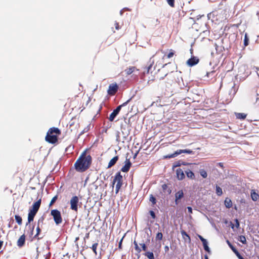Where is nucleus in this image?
Returning <instances> with one entry per match:
<instances>
[{"instance_id": "f257e3e1", "label": "nucleus", "mask_w": 259, "mask_h": 259, "mask_svg": "<svg viewBox=\"0 0 259 259\" xmlns=\"http://www.w3.org/2000/svg\"><path fill=\"white\" fill-rule=\"evenodd\" d=\"M92 158L90 155H87L86 151H83L74 164L75 169L79 172L85 171L90 167Z\"/></svg>"}, {"instance_id": "f03ea898", "label": "nucleus", "mask_w": 259, "mask_h": 259, "mask_svg": "<svg viewBox=\"0 0 259 259\" xmlns=\"http://www.w3.org/2000/svg\"><path fill=\"white\" fill-rule=\"evenodd\" d=\"M61 131L57 127H53L49 129L45 140L50 144H55L58 142V136L61 134Z\"/></svg>"}, {"instance_id": "7ed1b4c3", "label": "nucleus", "mask_w": 259, "mask_h": 259, "mask_svg": "<svg viewBox=\"0 0 259 259\" xmlns=\"http://www.w3.org/2000/svg\"><path fill=\"white\" fill-rule=\"evenodd\" d=\"M116 182H117V184L115 187V193L117 194L123 184V178L120 172H118L116 174L115 178L112 182V188H114V184Z\"/></svg>"}, {"instance_id": "20e7f679", "label": "nucleus", "mask_w": 259, "mask_h": 259, "mask_svg": "<svg viewBox=\"0 0 259 259\" xmlns=\"http://www.w3.org/2000/svg\"><path fill=\"white\" fill-rule=\"evenodd\" d=\"M131 99H128L126 102H124L123 104L117 106L115 109L113 110V111L110 114L108 119L110 121H113L115 118V117L118 115L119 112H120L121 107L126 106L128 102L130 101Z\"/></svg>"}, {"instance_id": "39448f33", "label": "nucleus", "mask_w": 259, "mask_h": 259, "mask_svg": "<svg viewBox=\"0 0 259 259\" xmlns=\"http://www.w3.org/2000/svg\"><path fill=\"white\" fill-rule=\"evenodd\" d=\"M51 215L53 217L56 225H59L62 222L63 220L61 212L58 209H52L51 211Z\"/></svg>"}, {"instance_id": "423d86ee", "label": "nucleus", "mask_w": 259, "mask_h": 259, "mask_svg": "<svg viewBox=\"0 0 259 259\" xmlns=\"http://www.w3.org/2000/svg\"><path fill=\"white\" fill-rule=\"evenodd\" d=\"M78 203V197L76 195L72 196L70 200V209L76 212L77 211Z\"/></svg>"}, {"instance_id": "0eeeda50", "label": "nucleus", "mask_w": 259, "mask_h": 259, "mask_svg": "<svg viewBox=\"0 0 259 259\" xmlns=\"http://www.w3.org/2000/svg\"><path fill=\"white\" fill-rule=\"evenodd\" d=\"M183 153L191 154L193 153V151L189 149L179 150L176 151L175 153L167 155L165 157L168 158H172Z\"/></svg>"}, {"instance_id": "6e6552de", "label": "nucleus", "mask_w": 259, "mask_h": 259, "mask_svg": "<svg viewBox=\"0 0 259 259\" xmlns=\"http://www.w3.org/2000/svg\"><path fill=\"white\" fill-rule=\"evenodd\" d=\"M118 89V87L116 83L110 84L108 90V94L111 96L114 95L117 92Z\"/></svg>"}, {"instance_id": "1a4fd4ad", "label": "nucleus", "mask_w": 259, "mask_h": 259, "mask_svg": "<svg viewBox=\"0 0 259 259\" xmlns=\"http://www.w3.org/2000/svg\"><path fill=\"white\" fill-rule=\"evenodd\" d=\"M184 194L182 190H180L176 192L175 194V202L176 205H178L180 202V200L184 197Z\"/></svg>"}, {"instance_id": "9d476101", "label": "nucleus", "mask_w": 259, "mask_h": 259, "mask_svg": "<svg viewBox=\"0 0 259 259\" xmlns=\"http://www.w3.org/2000/svg\"><path fill=\"white\" fill-rule=\"evenodd\" d=\"M198 237L199 238V239L201 241L203 244V246L204 247V249L208 252V253L210 252V250L209 247L208 246V243L207 240L204 239L202 236L200 235L197 234Z\"/></svg>"}, {"instance_id": "9b49d317", "label": "nucleus", "mask_w": 259, "mask_h": 259, "mask_svg": "<svg viewBox=\"0 0 259 259\" xmlns=\"http://www.w3.org/2000/svg\"><path fill=\"white\" fill-rule=\"evenodd\" d=\"M131 166L132 163L130 161V159L126 158V160L125 161V164L124 166L122 167L121 170L122 172H127L129 171Z\"/></svg>"}, {"instance_id": "f8f14e48", "label": "nucleus", "mask_w": 259, "mask_h": 259, "mask_svg": "<svg viewBox=\"0 0 259 259\" xmlns=\"http://www.w3.org/2000/svg\"><path fill=\"white\" fill-rule=\"evenodd\" d=\"M40 204H41V199H39L38 200L35 202L33 204L31 208H30L29 209V210H30L32 212L37 213V212L38 211V210L40 207Z\"/></svg>"}, {"instance_id": "ddd939ff", "label": "nucleus", "mask_w": 259, "mask_h": 259, "mask_svg": "<svg viewBox=\"0 0 259 259\" xmlns=\"http://www.w3.org/2000/svg\"><path fill=\"white\" fill-rule=\"evenodd\" d=\"M239 72L240 74L248 75L250 73V71H249L248 67L246 65H242L239 68Z\"/></svg>"}, {"instance_id": "4468645a", "label": "nucleus", "mask_w": 259, "mask_h": 259, "mask_svg": "<svg viewBox=\"0 0 259 259\" xmlns=\"http://www.w3.org/2000/svg\"><path fill=\"white\" fill-rule=\"evenodd\" d=\"M176 174L177 177L179 180H182L185 177L184 172L181 168H178L176 169Z\"/></svg>"}, {"instance_id": "2eb2a0df", "label": "nucleus", "mask_w": 259, "mask_h": 259, "mask_svg": "<svg viewBox=\"0 0 259 259\" xmlns=\"http://www.w3.org/2000/svg\"><path fill=\"white\" fill-rule=\"evenodd\" d=\"M199 62V59L196 57H191L188 60L187 63L189 66H193Z\"/></svg>"}, {"instance_id": "dca6fc26", "label": "nucleus", "mask_w": 259, "mask_h": 259, "mask_svg": "<svg viewBox=\"0 0 259 259\" xmlns=\"http://www.w3.org/2000/svg\"><path fill=\"white\" fill-rule=\"evenodd\" d=\"M25 242V235L24 234L22 235L18 239L17 242V245L19 247H23Z\"/></svg>"}, {"instance_id": "f3484780", "label": "nucleus", "mask_w": 259, "mask_h": 259, "mask_svg": "<svg viewBox=\"0 0 259 259\" xmlns=\"http://www.w3.org/2000/svg\"><path fill=\"white\" fill-rule=\"evenodd\" d=\"M181 233L183 239L185 242H187L188 243H190L191 241V238L190 236L186 233L185 231L184 230H181Z\"/></svg>"}, {"instance_id": "a211bd4d", "label": "nucleus", "mask_w": 259, "mask_h": 259, "mask_svg": "<svg viewBox=\"0 0 259 259\" xmlns=\"http://www.w3.org/2000/svg\"><path fill=\"white\" fill-rule=\"evenodd\" d=\"M118 159H119L118 156H115L113 158H112L109 162L107 168H110L112 166H113V165H114L115 164V163L117 162V161L118 160Z\"/></svg>"}, {"instance_id": "6ab92c4d", "label": "nucleus", "mask_w": 259, "mask_h": 259, "mask_svg": "<svg viewBox=\"0 0 259 259\" xmlns=\"http://www.w3.org/2000/svg\"><path fill=\"white\" fill-rule=\"evenodd\" d=\"M36 213L34 212H32L30 210L29 211L28 215V222L26 223V225L27 226L30 222L33 221L34 218L36 215Z\"/></svg>"}, {"instance_id": "aec40b11", "label": "nucleus", "mask_w": 259, "mask_h": 259, "mask_svg": "<svg viewBox=\"0 0 259 259\" xmlns=\"http://www.w3.org/2000/svg\"><path fill=\"white\" fill-rule=\"evenodd\" d=\"M161 188L163 191V192L165 193H167V194L169 195L171 193V189L170 187H168V185L166 184H164L162 185Z\"/></svg>"}, {"instance_id": "412c9836", "label": "nucleus", "mask_w": 259, "mask_h": 259, "mask_svg": "<svg viewBox=\"0 0 259 259\" xmlns=\"http://www.w3.org/2000/svg\"><path fill=\"white\" fill-rule=\"evenodd\" d=\"M41 228L40 226H37L36 227V234L33 236V238L34 239H37V240H39L43 238L42 236L40 237L39 234L41 232Z\"/></svg>"}, {"instance_id": "4be33fe9", "label": "nucleus", "mask_w": 259, "mask_h": 259, "mask_svg": "<svg viewBox=\"0 0 259 259\" xmlns=\"http://www.w3.org/2000/svg\"><path fill=\"white\" fill-rule=\"evenodd\" d=\"M231 228L234 231H236L239 227V222L237 219H235L234 223H230Z\"/></svg>"}, {"instance_id": "5701e85b", "label": "nucleus", "mask_w": 259, "mask_h": 259, "mask_svg": "<svg viewBox=\"0 0 259 259\" xmlns=\"http://www.w3.org/2000/svg\"><path fill=\"white\" fill-rule=\"evenodd\" d=\"M136 69V67L132 66V67H130L129 68L126 69L124 70V72L126 75H130L133 72H134Z\"/></svg>"}, {"instance_id": "b1692460", "label": "nucleus", "mask_w": 259, "mask_h": 259, "mask_svg": "<svg viewBox=\"0 0 259 259\" xmlns=\"http://www.w3.org/2000/svg\"><path fill=\"white\" fill-rule=\"evenodd\" d=\"M185 172L186 173L187 177L188 178L192 180L195 179V176L194 173L190 169H187V170H185Z\"/></svg>"}, {"instance_id": "393cba45", "label": "nucleus", "mask_w": 259, "mask_h": 259, "mask_svg": "<svg viewBox=\"0 0 259 259\" xmlns=\"http://www.w3.org/2000/svg\"><path fill=\"white\" fill-rule=\"evenodd\" d=\"M134 244L135 245V249L137 252V256L138 257H140V253L142 251V249L139 247L137 242L136 240H134Z\"/></svg>"}, {"instance_id": "a878e982", "label": "nucleus", "mask_w": 259, "mask_h": 259, "mask_svg": "<svg viewBox=\"0 0 259 259\" xmlns=\"http://www.w3.org/2000/svg\"><path fill=\"white\" fill-rule=\"evenodd\" d=\"M175 51L172 49L169 50V53L167 55H164L163 57V59H164L165 57L166 58L169 59L172 58L174 55L175 54Z\"/></svg>"}, {"instance_id": "bb28decb", "label": "nucleus", "mask_w": 259, "mask_h": 259, "mask_svg": "<svg viewBox=\"0 0 259 259\" xmlns=\"http://www.w3.org/2000/svg\"><path fill=\"white\" fill-rule=\"evenodd\" d=\"M144 254L149 259H154V254L152 252L146 251Z\"/></svg>"}, {"instance_id": "cd10ccee", "label": "nucleus", "mask_w": 259, "mask_h": 259, "mask_svg": "<svg viewBox=\"0 0 259 259\" xmlns=\"http://www.w3.org/2000/svg\"><path fill=\"white\" fill-rule=\"evenodd\" d=\"M251 197L253 201H256L259 198V195L254 191H252L251 192Z\"/></svg>"}, {"instance_id": "c85d7f7f", "label": "nucleus", "mask_w": 259, "mask_h": 259, "mask_svg": "<svg viewBox=\"0 0 259 259\" xmlns=\"http://www.w3.org/2000/svg\"><path fill=\"white\" fill-rule=\"evenodd\" d=\"M45 218L42 216L37 221V226H40V227H42L44 225V222Z\"/></svg>"}, {"instance_id": "c756f323", "label": "nucleus", "mask_w": 259, "mask_h": 259, "mask_svg": "<svg viewBox=\"0 0 259 259\" xmlns=\"http://www.w3.org/2000/svg\"><path fill=\"white\" fill-rule=\"evenodd\" d=\"M15 220L19 225H21L22 224V220L20 216L16 215L15 216Z\"/></svg>"}, {"instance_id": "7c9ffc66", "label": "nucleus", "mask_w": 259, "mask_h": 259, "mask_svg": "<svg viewBox=\"0 0 259 259\" xmlns=\"http://www.w3.org/2000/svg\"><path fill=\"white\" fill-rule=\"evenodd\" d=\"M237 118L238 119H245L246 117V114L243 113H237L236 115Z\"/></svg>"}, {"instance_id": "2f4dec72", "label": "nucleus", "mask_w": 259, "mask_h": 259, "mask_svg": "<svg viewBox=\"0 0 259 259\" xmlns=\"http://www.w3.org/2000/svg\"><path fill=\"white\" fill-rule=\"evenodd\" d=\"M200 174L203 178H206L207 177V174L206 171L204 169H200Z\"/></svg>"}, {"instance_id": "473e14b6", "label": "nucleus", "mask_w": 259, "mask_h": 259, "mask_svg": "<svg viewBox=\"0 0 259 259\" xmlns=\"http://www.w3.org/2000/svg\"><path fill=\"white\" fill-rule=\"evenodd\" d=\"M228 244L232 248V250L236 254V255L237 256H238V255H239L240 254V253L237 251V250L236 248H235L234 247H233V246L229 242V241H228Z\"/></svg>"}, {"instance_id": "72a5a7b5", "label": "nucleus", "mask_w": 259, "mask_h": 259, "mask_svg": "<svg viewBox=\"0 0 259 259\" xmlns=\"http://www.w3.org/2000/svg\"><path fill=\"white\" fill-rule=\"evenodd\" d=\"M98 246V243H95L93 244L92 246V249L93 251V252L95 253V254H97V247Z\"/></svg>"}, {"instance_id": "f704fd0d", "label": "nucleus", "mask_w": 259, "mask_h": 259, "mask_svg": "<svg viewBox=\"0 0 259 259\" xmlns=\"http://www.w3.org/2000/svg\"><path fill=\"white\" fill-rule=\"evenodd\" d=\"M149 200L152 203L153 205H155L156 203V198L152 194L150 196Z\"/></svg>"}, {"instance_id": "c9c22d12", "label": "nucleus", "mask_w": 259, "mask_h": 259, "mask_svg": "<svg viewBox=\"0 0 259 259\" xmlns=\"http://www.w3.org/2000/svg\"><path fill=\"white\" fill-rule=\"evenodd\" d=\"M249 38L248 37L247 34L245 33L244 39V45L245 46H247L248 45Z\"/></svg>"}, {"instance_id": "e433bc0d", "label": "nucleus", "mask_w": 259, "mask_h": 259, "mask_svg": "<svg viewBox=\"0 0 259 259\" xmlns=\"http://www.w3.org/2000/svg\"><path fill=\"white\" fill-rule=\"evenodd\" d=\"M57 199L58 195H56L54 197H53L49 204V206H51V205H52L56 202Z\"/></svg>"}, {"instance_id": "4c0bfd02", "label": "nucleus", "mask_w": 259, "mask_h": 259, "mask_svg": "<svg viewBox=\"0 0 259 259\" xmlns=\"http://www.w3.org/2000/svg\"><path fill=\"white\" fill-rule=\"evenodd\" d=\"M216 193L219 196H221L222 194V189L219 186L216 187Z\"/></svg>"}, {"instance_id": "58836bf2", "label": "nucleus", "mask_w": 259, "mask_h": 259, "mask_svg": "<svg viewBox=\"0 0 259 259\" xmlns=\"http://www.w3.org/2000/svg\"><path fill=\"white\" fill-rule=\"evenodd\" d=\"M163 237V234L161 232H158L157 233L156 236V240H161L162 239Z\"/></svg>"}, {"instance_id": "ea45409f", "label": "nucleus", "mask_w": 259, "mask_h": 259, "mask_svg": "<svg viewBox=\"0 0 259 259\" xmlns=\"http://www.w3.org/2000/svg\"><path fill=\"white\" fill-rule=\"evenodd\" d=\"M219 13V11H214L211 13H209L207 15V17H208V19H209L211 15L213 16L214 15H218Z\"/></svg>"}, {"instance_id": "a19ab883", "label": "nucleus", "mask_w": 259, "mask_h": 259, "mask_svg": "<svg viewBox=\"0 0 259 259\" xmlns=\"http://www.w3.org/2000/svg\"><path fill=\"white\" fill-rule=\"evenodd\" d=\"M168 5L174 8L175 7V0H166Z\"/></svg>"}, {"instance_id": "79ce46f5", "label": "nucleus", "mask_w": 259, "mask_h": 259, "mask_svg": "<svg viewBox=\"0 0 259 259\" xmlns=\"http://www.w3.org/2000/svg\"><path fill=\"white\" fill-rule=\"evenodd\" d=\"M239 241L244 244L246 243V238L244 236H240L239 237Z\"/></svg>"}, {"instance_id": "37998d69", "label": "nucleus", "mask_w": 259, "mask_h": 259, "mask_svg": "<svg viewBox=\"0 0 259 259\" xmlns=\"http://www.w3.org/2000/svg\"><path fill=\"white\" fill-rule=\"evenodd\" d=\"M140 245L141 246L143 250H144V251L147 250V246L145 243H140Z\"/></svg>"}, {"instance_id": "c03bdc74", "label": "nucleus", "mask_w": 259, "mask_h": 259, "mask_svg": "<svg viewBox=\"0 0 259 259\" xmlns=\"http://www.w3.org/2000/svg\"><path fill=\"white\" fill-rule=\"evenodd\" d=\"M149 213L153 219L156 218L155 212L153 210H150Z\"/></svg>"}, {"instance_id": "a18cd8bd", "label": "nucleus", "mask_w": 259, "mask_h": 259, "mask_svg": "<svg viewBox=\"0 0 259 259\" xmlns=\"http://www.w3.org/2000/svg\"><path fill=\"white\" fill-rule=\"evenodd\" d=\"M114 25H115V29L116 30L119 29L120 27H119V25L118 23H117V22H115Z\"/></svg>"}, {"instance_id": "49530a36", "label": "nucleus", "mask_w": 259, "mask_h": 259, "mask_svg": "<svg viewBox=\"0 0 259 259\" xmlns=\"http://www.w3.org/2000/svg\"><path fill=\"white\" fill-rule=\"evenodd\" d=\"M165 252H167L169 251V247L168 246H165L164 247Z\"/></svg>"}, {"instance_id": "de8ad7c7", "label": "nucleus", "mask_w": 259, "mask_h": 259, "mask_svg": "<svg viewBox=\"0 0 259 259\" xmlns=\"http://www.w3.org/2000/svg\"><path fill=\"white\" fill-rule=\"evenodd\" d=\"M187 209L190 213H192V208L190 206L187 207Z\"/></svg>"}, {"instance_id": "09e8293b", "label": "nucleus", "mask_w": 259, "mask_h": 259, "mask_svg": "<svg viewBox=\"0 0 259 259\" xmlns=\"http://www.w3.org/2000/svg\"><path fill=\"white\" fill-rule=\"evenodd\" d=\"M152 64H150L148 67H147V73H148L149 72V71H150V69H151V68L152 67Z\"/></svg>"}, {"instance_id": "8fccbe9b", "label": "nucleus", "mask_w": 259, "mask_h": 259, "mask_svg": "<svg viewBox=\"0 0 259 259\" xmlns=\"http://www.w3.org/2000/svg\"><path fill=\"white\" fill-rule=\"evenodd\" d=\"M122 239H123V238H122V239H121V240L120 241V242H119V243L118 247H119V248H120V249H121V244H122Z\"/></svg>"}, {"instance_id": "3c124183", "label": "nucleus", "mask_w": 259, "mask_h": 259, "mask_svg": "<svg viewBox=\"0 0 259 259\" xmlns=\"http://www.w3.org/2000/svg\"><path fill=\"white\" fill-rule=\"evenodd\" d=\"M232 204L231 200H230L229 202L228 201V208L232 206Z\"/></svg>"}, {"instance_id": "603ef678", "label": "nucleus", "mask_w": 259, "mask_h": 259, "mask_svg": "<svg viewBox=\"0 0 259 259\" xmlns=\"http://www.w3.org/2000/svg\"><path fill=\"white\" fill-rule=\"evenodd\" d=\"M4 242L3 241L0 240V249L2 248Z\"/></svg>"}, {"instance_id": "864d4df0", "label": "nucleus", "mask_w": 259, "mask_h": 259, "mask_svg": "<svg viewBox=\"0 0 259 259\" xmlns=\"http://www.w3.org/2000/svg\"><path fill=\"white\" fill-rule=\"evenodd\" d=\"M90 233H88L86 234L85 238L88 239L89 238Z\"/></svg>"}, {"instance_id": "5fc2aeb1", "label": "nucleus", "mask_w": 259, "mask_h": 259, "mask_svg": "<svg viewBox=\"0 0 259 259\" xmlns=\"http://www.w3.org/2000/svg\"><path fill=\"white\" fill-rule=\"evenodd\" d=\"M237 257H238L239 259H244L243 257L240 254L238 255Z\"/></svg>"}, {"instance_id": "6e6d98bb", "label": "nucleus", "mask_w": 259, "mask_h": 259, "mask_svg": "<svg viewBox=\"0 0 259 259\" xmlns=\"http://www.w3.org/2000/svg\"><path fill=\"white\" fill-rule=\"evenodd\" d=\"M236 91H237V89L236 88H234V91H233V95L235 94Z\"/></svg>"}, {"instance_id": "4d7b16f0", "label": "nucleus", "mask_w": 259, "mask_h": 259, "mask_svg": "<svg viewBox=\"0 0 259 259\" xmlns=\"http://www.w3.org/2000/svg\"><path fill=\"white\" fill-rule=\"evenodd\" d=\"M227 198L224 200V204L225 205V206L227 207Z\"/></svg>"}, {"instance_id": "13d9d810", "label": "nucleus", "mask_w": 259, "mask_h": 259, "mask_svg": "<svg viewBox=\"0 0 259 259\" xmlns=\"http://www.w3.org/2000/svg\"><path fill=\"white\" fill-rule=\"evenodd\" d=\"M204 259H209L208 256L206 254L204 255Z\"/></svg>"}, {"instance_id": "bf43d9fd", "label": "nucleus", "mask_w": 259, "mask_h": 259, "mask_svg": "<svg viewBox=\"0 0 259 259\" xmlns=\"http://www.w3.org/2000/svg\"><path fill=\"white\" fill-rule=\"evenodd\" d=\"M256 70H257L256 72H257V75L259 77V69L256 68Z\"/></svg>"}, {"instance_id": "052dcab7", "label": "nucleus", "mask_w": 259, "mask_h": 259, "mask_svg": "<svg viewBox=\"0 0 259 259\" xmlns=\"http://www.w3.org/2000/svg\"><path fill=\"white\" fill-rule=\"evenodd\" d=\"M221 167H223V164L222 163H219L218 164Z\"/></svg>"}, {"instance_id": "680f3d73", "label": "nucleus", "mask_w": 259, "mask_h": 259, "mask_svg": "<svg viewBox=\"0 0 259 259\" xmlns=\"http://www.w3.org/2000/svg\"><path fill=\"white\" fill-rule=\"evenodd\" d=\"M33 229H34V226H33V227H32V230H31V234H32V232H33Z\"/></svg>"}, {"instance_id": "e2e57ef3", "label": "nucleus", "mask_w": 259, "mask_h": 259, "mask_svg": "<svg viewBox=\"0 0 259 259\" xmlns=\"http://www.w3.org/2000/svg\"><path fill=\"white\" fill-rule=\"evenodd\" d=\"M224 223L226 224L227 223V220H225L224 221Z\"/></svg>"}, {"instance_id": "0e129e2a", "label": "nucleus", "mask_w": 259, "mask_h": 259, "mask_svg": "<svg viewBox=\"0 0 259 259\" xmlns=\"http://www.w3.org/2000/svg\"><path fill=\"white\" fill-rule=\"evenodd\" d=\"M167 65V64H165L164 65H163V67H164L165 66H166Z\"/></svg>"}, {"instance_id": "69168bd1", "label": "nucleus", "mask_w": 259, "mask_h": 259, "mask_svg": "<svg viewBox=\"0 0 259 259\" xmlns=\"http://www.w3.org/2000/svg\"><path fill=\"white\" fill-rule=\"evenodd\" d=\"M161 52L162 53H164V52L162 50H161Z\"/></svg>"}, {"instance_id": "338daca9", "label": "nucleus", "mask_w": 259, "mask_h": 259, "mask_svg": "<svg viewBox=\"0 0 259 259\" xmlns=\"http://www.w3.org/2000/svg\"><path fill=\"white\" fill-rule=\"evenodd\" d=\"M223 3V1H222L221 3L220 4V5H222V3Z\"/></svg>"}]
</instances>
